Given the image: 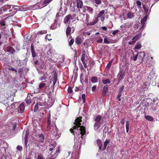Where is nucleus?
<instances>
[{"label": "nucleus", "instance_id": "obj_1", "mask_svg": "<svg viewBox=\"0 0 159 159\" xmlns=\"http://www.w3.org/2000/svg\"><path fill=\"white\" fill-rule=\"evenodd\" d=\"M82 117L80 116L77 117L75 120L74 123V126L72 128L70 129V131L72 135L75 136V130H78L79 128L80 131V134L83 136L85 134L86 129L85 127L83 126H81V122L82 121Z\"/></svg>", "mask_w": 159, "mask_h": 159}, {"label": "nucleus", "instance_id": "obj_2", "mask_svg": "<svg viewBox=\"0 0 159 159\" xmlns=\"http://www.w3.org/2000/svg\"><path fill=\"white\" fill-rule=\"evenodd\" d=\"M102 117L100 115H97L94 119L95 123L94 124V129L95 130H98L102 125L101 121Z\"/></svg>", "mask_w": 159, "mask_h": 159}, {"label": "nucleus", "instance_id": "obj_3", "mask_svg": "<svg viewBox=\"0 0 159 159\" xmlns=\"http://www.w3.org/2000/svg\"><path fill=\"white\" fill-rule=\"evenodd\" d=\"M74 4H75L74 6L78 9V11L80 12V9L83 8V3L82 0H76L75 2H73Z\"/></svg>", "mask_w": 159, "mask_h": 159}, {"label": "nucleus", "instance_id": "obj_4", "mask_svg": "<svg viewBox=\"0 0 159 159\" xmlns=\"http://www.w3.org/2000/svg\"><path fill=\"white\" fill-rule=\"evenodd\" d=\"M39 100L40 101L37 102L39 106H43L45 105L48 104V103L46 101L44 95L42 94L40 97Z\"/></svg>", "mask_w": 159, "mask_h": 159}, {"label": "nucleus", "instance_id": "obj_5", "mask_svg": "<svg viewBox=\"0 0 159 159\" xmlns=\"http://www.w3.org/2000/svg\"><path fill=\"white\" fill-rule=\"evenodd\" d=\"M10 6L8 5L3 6L0 9V15H7L8 14H6L5 12L7 11L9 7Z\"/></svg>", "mask_w": 159, "mask_h": 159}, {"label": "nucleus", "instance_id": "obj_6", "mask_svg": "<svg viewBox=\"0 0 159 159\" xmlns=\"http://www.w3.org/2000/svg\"><path fill=\"white\" fill-rule=\"evenodd\" d=\"M138 54V58L139 60V62L141 63L143 61V59L145 56V53L144 52H141Z\"/></svg>", "mask_w": 159, "mask_h": 159}, {"label": "nucleus", "instance_id": "obj_7", "mask_svg": "<svg viewBox=\"0 0 159 159\" xmlns=\"http://www.w3.org/2000/svg\"><path fill=\"white\" fill-rule=\"evenodd\" d=\"M24 103V102H22L20 103L18 107V111L20 113H23L24 111L25 106Z\"/></svg>", "mask_w": 159, "mask_h": 159}, {"label": "nucleus", "instance_id": "obj_8", "mask_svg": "<svg viewBox=\"0 0 159 159\" xmlns=\"http://www.w3.org/2000/svg\"><path fill=\"white\" fill-rule=\"evenodd\" d=\"M84 9L83 10L82 12H85L86 9L90 13L92 14L93 13V9L91 7H89L87 6H84L83 7Z\"/></svg>", "mask_w": 159, "mask_h": 159}, {"label": "nucleus", "instance_id": "obj_9", "mask_svg": "<svg viewBox=\"0 0 159 159\" xmlns=\"http://www.w3.org/2000/svg\"><path fill=\"white\" fill-rule=\"evenodd\" d=\"M70 19H72V16L70 14H69L67 15L64 19V23L65 24L67 23Z\"/></svg>", "mask_w": 159, "mask_h": 159}, {"label": "nucleus", "instance_id": "obj_10", "mask_svg": "<svg viewBox=\"0 0 159 159\" xmlns=\"http://www.w3.org/2000/svg\"><path fill=\"white\" fill-rule=\"evenodd\" d=\"M124 71L122 70H120L118 74L117 77L120 80L122 79L124 77Z\"/></svg>", "mask_w": 159, "mask_h": 159}, {"label": "nucleus", "instance_id": "obj_11", "mask_svg": "<svg viewBox=\"0 0 159 159\" xmlns=\"http://www.w3.org/2000/svg\"><path fill=\"white\" fill-rule=\"evenodd\" d=\"M108 92V85H106L103 87L102 89V96H104Z\"/></svg>", "mask_w": 159, "mask_h": 159}, {"label": "nucleus", "instance_id": "obj_12", "mask_svg": "<svg viewBox=\"0 0 159 159\" xmlns=\"http://www.w3.org/2000/svg\"><path fill=\"white\" fill-rule=\"evenodd\" d=\"M6 49L7 51L10 53L12 54L15 52L14 49L11 46H8L7 47Z\"/></svg>", "mask_w": 159, "mask_h": 159}, {"label": "nucleus", "instance_id": "obj_13", "mask_svg": "<svg viewBox=\"0 0 159 159\" xmlns=\"http://www.w3.org/2000/svg\"><path fill=\"white\" fill-rule=\"evenodd\" d=\"M141 33L137 34L132 39V42L133 43H134L136 41L139 39L141 36Z\"/></svg>", "mask_w": 159, "mask_h": 159}, {"label": "nucleus", "instance_id": "obj_14", "mask_svg": "<svg viewBox=\"0 0 159 159\" xmlns=\"http://www.w3.org/2000/svg\"><path fill=\"white\" fill-rule=\"evenodd\" d=\"M31 52L32 55V57L33 58H34L36 56V53L35 52L33 44L31 46Z\"/></svg>", "mask_w": 159, "mask_h": 159}, {"label": "nucleus", "instance_id": "obj_15", "mask_svg": "<svg viewBox=\"0 0 159 159\" xmlns=\"http://www.w3.org/2000/svg\"><path fill=\"white\" fill-rule=\"evenodd\" d=\"M29 134V132L28 131H26L25 134V148H27V143H28V138Z\"/></svg>", "mask_w": 159, "mask_h": 159}, {"label": "nucleus", "instance_id": "obj_16", "mask_svg": "<svg viewBox=\"0 0 159 159\" xmlns=\"http://www.w3.org/2000/svg\"><path fill=\"white\" fill-rule=\"evenodd\" d=\"M83 42V40L79 36H77L76 38L75 43L77 44H81Z\"/></svg>", "mask_w": 159, "mask_h": 159}, {"label": "nucleus", "instance_id": "obj_17", "mask_svg": "<svg viewBox=\"0 0 159 159\" xmlns=\"http://www.w3.org/2000/svg\"><path fill=\"white\" fill-rule=\"evenodd\" d=\"M84 14L82 12H80L79 15L77 17V20H82L84 16Z\"/></svg>", "mask_w": 159, "mask_h": 159}, {"label": "nucleus", "instance_id": "obj_18", "mask_svg": "<svg viewBox=\"0 0 159 159\" xmlns=\"http://www.w3.org/2000/svg\"><path fill=\"white\" fill-rule=\"evenodd\" d=\"M110 139H108L106 140L104 142V147L103 148H102V150L104 151L105 150L107 146V145L108 143L110 142Z\"/></svg>", "mask_w": 159, "mask_h": 159}, {"label": "nucleus", "instance_id": "obj_19", "mask_svg": "<svg viewBox=\"0 0 159 159\" xmlns=\"http://www.w3.org/2000/svg\"><path fill=\"white\" fill-rule=\"evenodd\" d=\"M47 130H49L51 129V127L50 126L51 125V120L50 116H49L48 118V120L47 122Z\"/></svg>", "mask_w": 159, "mask_h": 159}, {"label": "nucleus", "instance_id": "obj_20", "mask_svg": "<svg viewBox=\"0 0 159 159\" xmlns=\"http://www.w3.org/2000/svg\"><path fill=\"white\" fill-rule=\"evenodd\" d=\"M71 31V28L69 26H68L67 28L66 31V35L67 37H68V36L70 34Z\"/></svg>", "mask_w": 159, "mask_h": 159}, {"label": "nucleus", "instance_id": "obj_21", "mask_svg": "<svg viewBox=\"0 0 159 159\" xmlns=\"http://www.w3.org/2000/svg\"><path fill=\"white\" fill-rule=\"evenodd\" d=\"M145 119L150 121H152L154 120V118L150 116H145L144 117Z\"/></svg>", "mask_w": 159, "mask_h": 159}, {"label": "nucleus", "instance_id": "obj_22", "mask_svg": "<svg viewBox=\"0 0 159 159\" xmlns=\"http://www.w3.org/2000/svg\"><path fill=\"white\" fill-rule=\"evenodd\" d=\"M91 82L92 83H96L98 82V78L96 76H93L91 78Z\"/></svg>", "mask_w": 159, "mask_h": 159}, {"label": "nucleus", "instance_id": "obj_23", "mask_svg": "<svg viewBox=\"0 0 159 159\" xmlns=\"http://www.w3.org/2000/svg\"><path fill=\"white\" fill-rule=\"evenodd\" d=\"M39 139L40 142H43L44 139V136L42 134H40L39 136Z\"/></svg>", "mask_w": 159, "mask_h": 159}, {"label": "nucleus", "instance_id": "obj_24", "mask_svg": "<svg viewBox=\"0 0 159 159\" xmlns=\"http://www.w3.org/2000/svg\"><path fill=\"white\" fill-rule=\"evenodd\" d=\"M134 16V14L131 12H128L127 14V16L128 18L131 19Z\"/></svg>", "mask_w": 159, "mask_h": 159}, {"label": "nucleus", "instance_id": "obj_25", "mask_svg": "<svg viewBox=\"0 0 159 159\" xmlns=\"http://www.w3.org/2000/svg\"><path fill=\"white\" fill-rule=\"evenodd\" d=\"M53 0H44L43 2V6H47L48 4L50 3Z\"/></svg>", "mask_w": 159, "mask_h": 159}, {"label": "nucleus", "instance_id": "obj_26", "mask_svg": "<svg viewBox=\"0 0 159 159\" xmlns=\"http://www.w3.org/2000/svg\"><path fill=\"white\" fill-rule=\"evenodd\" d=\"M112 61L111 60L107 64V65L105 70H107L108 71L109 70V68L111 66L112 63Z\"/></svg>", "mask_w": 159, "mask_h": 159}, {"label": "nucleus", "instance_id": "obj_27", "mask_svg": "<svg viewBox=\"0 0 159 159\" xmlns=\"http://www.w3.org/2000/svg\"><path fill=\"white\" fill-rule=\"evenodd\" d=\"M11 125L10 127V129L13 131L15 130L16 128V123H12L11 124Z\"/></svg>", "mask_w": 159, "mask_h": 159}, {"label": "nucleus", "instance_id": "obj_28", "mask_svg": "<svg viewBox=\"0 0 159 159\" xmlns=\"http://www.w3.org/2000/svg\"><path fill=\"white\" fill-rule=\"evenodd\" d=\"M48 74L46 73L45 74H43V75L42 76L41 78L40 79V80H45L46 79V77H47L48 76ZM46 81L45 80V81H43V82H46Z\"/></svg>", "mask_w": 159, "mask_h": 159}, {"label": "nucleus", "instance_id": "obj_29", "mask_svg": "<svg viewBox=\"0 0 159 159\" xmlns=\"http://www.w3.org/2000/svg\"><path fill=\"white\" fill-rule=\"evenodd\" d=\"M52 129H53V130L52 131V133L54 135H55L57 134V129L56 127L55 126H52Z\"/></svg>", "mask_w": 159, "mask_h": 159}, {"label": "nucleus", "instance_id": "obj_30", "mask_svg": "<svg viewBox=\"0 0 159 159\" xmlns=\"http://www.w3.org/2000/svg\"><path fill=\"white\" fill-rule=\"evenodd\" d=\"M26 102L28 104H30L32 102L30 97H27L25 100Z\"/></svg>", "mask_w": 159, "mask_h": 159}, {"label": "nucleus", "instance_id": "obj_31", "mask_svg": "<svg viewBox=\"0 0 159 159\" xmlns=\"http://www.w3.org/2000/svg\"><path fill=\"white\" fill-rule=\"evenodd\" d=\"M105 13V11L102 10L100 11L97 16V18H99L102 16Z\"/></svg>", "mask_w": 159, "mask_h": 159}, {"label": "nucleus", "instance_id": "obj_32", "mask_svg": "<svg viewBox=\"0 0 159 159\" xmlns=\"http://www.w3.org/2000/svg\"><path fill=\"white\" fill-rule=\"evenodd\" d=\"M130 124V122L129 121H126V132L128 133L129 129V126Z\"/></svg>", "mask_w": 159, "mask_h": 159}, {"label": "nucleus", "instance_id": "obj_33", "mask_svg": "<svg viewBox=\"0 0 159 159\" xmlns=\"http://www.w3.org/2000/svg\"><path fill=\"white\" fill-rule=\"evenodd\" d=\"M57 75L54 74V75L53 77V85L54 86L57 81Z\"/></svg>", "mask_w": 159, "mask_h": 159}, {"label": "nucleus", "instance_id": "obj_34", "mask_svg": "<svg viewBox=\"0 0 159 159\" xmlns=\"http://www.w3.org/2000/svg\"><path fill=\"white\" fill-rule=\"evenodd\" d=\"M47 31L46 30H41L39 31L37 33L38 34H46L47 33Z\"/></svg>", "mask_w": 159, "mask_h": 159}, {"label": "nucleus", "instance_id": "obj_35", "mask_svg": "<svg viewBox=\"0 0 159 159\" xmlns=\"http://www.w3.org/2000/svg\"><path fill=\"white\" fill-rule=\"evenodd\" d=\"M93 3H95L97 5H99L102 2L101 0H92Z\"/></svg>", "mask_w": 159, "mask_h": 159}, {"label": "nucleus", "instance_id": "obj_36", "mask_svg": "<svg viewBox=\"0 0 159 159\" xmlns=\"http://www.w3.org/2000/svg\"><path fill=\"white\" fill-rule=\"evenodd\" d=\"M141 47L142 46L141 43L139 42L137 43L135 47V48L136 49H139L141 48Z\"/></svg>", "mask_w": 159, "mask_h": 159}, {"label": "nucleus", "instance_id": "obj_37", "mask_svg": "<svg viewBox=\"0 0 159 159\" xmlns=\"http://www.w3.org/2000/svg\"><path fill=\"white\" fill-rule=\"evenodd\" d=\"M102 81L103 83L104 84H109L110 83V81L109 79L103 80H102Z\"/></svg>", "mask_w": 159, "mask_h": 159}, {"label": "nucleus", "instance_id": "obj_38", "mask_svg": "<svg viewBox=\"0 0 159 159\" xmlns=\"http://www.w3.org/2000/svg\"><path fill=\"white\" fill-rule=\"evenodd\" d=\"M43 81L41 83L39 84V88L41 89L44 87L45 85V84L43 83Z\"/></svg>", "mask_w": 159, "mask_h": 159}, {"label": "nucleus", "instance_id": "obj_39", "mask_svg": "<svg viewBox=\"0 0 159 159\" xmlns=\"http://www.w3.org/2000/svg\"><path fill=\"white\" fill-rule=\"evenodd\" d=\"M39 105L38 104H37V103L35 105L34 108V112H36L38 111V109H39Z\"/></svg>", "mask_w": 159, "mask_h": 159}, {"label": "nucleus", "instance_id": "obj_40", "mask_svg": "<svg viewBox=\"0 0 159 159\" xmlns=\"http://www.w3.org/2000/svg\"><path fill=\"white\" fill-rule=\"evenodd\" d=\"M138 53H137V54L135 55L134 54H133V60L134 61H136L137 58H138Z\"/></svg>", "mask_w": 159, "mask_h": 159}, {"label": "nucleus", "instance_id": "obj_41", "mask_svg": "<svg viewBox=\"0 0 159 159\" xmlns=\"http://www.w3.org/2000/svg\"><path fill=\"white\" fill-rule=\"evenodd\" d=\"M97 143L98 146H102V142L100 139H98L97 140Z\"/></svg>", "mask_w": 159, "mask_h": 159}, {"label": "nucleus", "instance_id": "obj_42", "mask_svg": "<svg viewBox=\"0 0 159 159\" xmlns=\"http://www.w3.org/2000/svg\"><path fill=\"white\" fill-rule=\"evenodd\" d=\"M5 19H3L0 22V24L2 26H5L6 25L5 24Z\"/></svg>", "mask_w": 159, "mask_h": 159}, {"label": "nucleus", "instance_id": "obj_43", "mask_svg": "<svg viewBox=\"0 0 159 159\" xmlns=\"http://www.w3.org/2000/svg\"><path fill=\"white\" fill-rule=\"evenodd\" d=\"M82 98L83 99V102L84 103L85 102V95L84 94H83L81 96Z\"/></svg>", "mask_w": 159, "mask_h": 159}, {"label": "nucleus", "instance_id": "obj_44", "mask_svg": "<svg viewBox=\"0 0 159 159\" xmlns=\"http://www.w3.org/2000/svg\"><path fill=\"white\" fill-rule=\"evenodd\" d=\"M136 4H137V6L139 7H140L141 5V2L139 0H137L136 1Z\"/></svg>", "mask_w": 159, "mask_h": 159}, {"label": "nucleus", "instance_id": "obj_45", "mask_svg": "<svg viewBox=\"0 0 159 159\" xmlns=\"http://www.w3.org/2000/svg\"><path fill=\"white\" fill-rule=\"evenodd\" d=\"M141 25H142V27L141 28L142 29H144V26L145 25V22L144 21H142L141 20Z\"/></svg>", "mask_w": 159, "mask_h": 159}, {"label": "nucleus", "instance_id": "obj_46", "mask_svg": "<svg viewBox=\"0 0 159 159\" xmlns=\"http://www.w3.org/2000/svg\"><path fill=\"white\" fill-rule=\"evenodd\" d=\"M67 92L68 93H71L72 92V89L71 87H69L67 89Z\"/></svg>", "mask_w": 159, "mask_h": 159}, {"label": "nucleus", "instance_id": "obj_47", "mask_svg": "<svg viewBox=\"0 0 159 159\" xmlns=\"http://www.w3.org/2000/svg\"><path fill=\"white\" fill-rule=\"evenodd\" d=\"M86 54L85 53L83 54L81 56V61H84V59L85 57Z\"/></svg>", "mask_w": 159, "mask_h": 159}, {"label": "nucleus", "instance_id": "obj_48", "mask_svg": "<svg viewBox=\"0 0 159 159\" xmlns=\"http://www.w3.org/2000/svg\"><path fill=\"white\" fill-rule=\"evenodd\" d=\"M74 42V39H72L71 40H70L69 42V45L70 46H71L73 44V43Z\"/></svg>", "mask_w": 159, "mask_h": 159}, {"label": "nucleus", "instance_id": "obj_49", "mask_svg": "<svg viewBox=\"0 0 159 159\" xmlns=\"http://www.w3.org/2000/svg\"><path fill=\"white\" fill-rule=\"evenodd\" d=\"M119 32V30H114L112 32V34L113 35H116L117 33H118Z\"/></svg>", "mask_w": 159, "mask_h": 159}, {"label": "nucleus", "instance_id": "obj_50", "mask_svg": "<svg viewBox=\"0 0 159 159\" xmlns=\"http://www.w3.org/2000/svg\"><path fill=\"white\" fill-rule=\"evenodd\" d=\"M16 149L19 151H21L22 150V147L20 146H18L16 147Z\"/></svg>", "mask_w": 159, "mask_h": 159}, {"label": "nucleus", "instance_id": "obj_51", "mask_svg": "<svg viewBox=\"0 0 159 159\" xmlns=\"http://www.w3.org/2000/svg\"><path fill=\"white\" fill-rule=\"evenodd\" d=\"M104 42L106 44H109L110 43V42L108 40L107 38H105L104 39Z\"/></svg>", "mask_w": 159, "mask_h": 159}, {"label": "nucleus", "instance_id": "obj_52", "mask_svg": "<svg viewBox=\"0 0 159 159\" xmlns=\"http://www.w3.org/2000/svg\"><path fill=\"white\" fill-rule=\"evenodd\" d=\"M147 16H146L143 18V19H142L141 20L142 21L146 22L147 20Z\"/></svg>", "mask_w": 159, "mask_h": 159}, {"label": "nucleus", "instance_id": "obj_53", "mask_svg": "<svg viewBox=\"0 0 159 159\" xmlns=\"http://www.w3.org/2000/svg\"><path fill=\"white\" fill-rule=\"evenodd\" d=\"M124 88V86L123 85L119 89V92L122 93V91L123 90Z\"/></svg>", "mask_w": 159, "mask_h": 159}, {"label": "nucleus", "instance_id": "obj_54", "mask_svg": "<svg viewBox=\"0 0 159 159\" xmlns=\"http://www.w3.org/2000/svg\"><path fill=\"white\" fill-rule=\"evenodd\" d=\"M23 68H21L19 69L18 72L19 73L22 74V72H23Z\"/></svg>", "mask_w": 159, "mask_h": 159}, {"label": "nucleus", "instance_id": "obj_55", "mask_svg": "<svg viewBox=\"0 0 159 159\" xmlns=\"http://www.w3.org/2000/svg\"><path fill=\"white\" fill-rule=\"evenodd\" d=\"M103 39L102 38L99 39L98 40H97L96 42L98 43H102V42Z\"/></svg>", "mask_w": 159, "mask_h": 159}, {"label": "nucleus", "instance_id": "obj_56", "mask_svg": "<svg viewBox=\"0 0 159 159\" xmlns=\"http://www.w3.org/2000/svg\"><path fill=\"white\" fill-rule=\"evenodd\" d=\"M9 70L12 71H15L16 72H17V70L16 69H14L13 68H11L9 69Z\"/></svg>", "mask_w": 159, "mask_h": 159}, {"label": "nucleus", "instance_id": "obj_57", "mask_svg": "<svg viewBox=\"0 0 159 159\" xmlns=\"http://www.w3.org/2000/svg\"><path fill=\"white\" fill-rule=\"evenodd\" d=\"M96 87H97L96 85H94V86H93L92 88V91H94L96 90Z\"/></svg>", "mask_w": 159, "mask_h": 159}, {"label": "nucleus", "instance_id": "obj_58", "mask_svg": "<svg viewBox=\"0 0 159 159\" xmlns=\"http://www.w3.org/2000/svg\"><path fill=\"white\" fill-rule=\"evenodd\" d=\"M81 61L83 64L84 67L85 68H86L87 67V66L86 63L85 62V61Z\"/></svg>", "mask_w": 159, "mask_h": 159}, {"label": "nucleus", "instance_id": "obj_59", "mask_svg": "<svg viewBox=\"0 0 159 159\" xmlns=\"http://www.w3.org/2000/svg\"><path fill=\"white\" fill-rule=\"evenodd\" d=\"M120 122L121 124L124 125L125 123V118L122 119L120 121Z\"/></svg>", "mask_w": 159, "mask_h": 159}, {"label": "nucleus", "instance_id": "obj_60", "mask_svg": "<svg viewBox=\"0 0 159 159\" xmlns=\"http://www.w3.org/2000/svg\"><path fill=\"white\" fill-rule=\"evenodd\" d=\"M122 93L119 92L117 96V98H119L121 96Z\"/></svg>", "mask_w": 159, "mask_h": 159}, {"label": "nucleus", "instance_id": "obj_61", "mask_svg": "<svg viewBox=\"0 0 159 159\" xmlns=\"http://www.w3.org/2000/svg\"><path fill=\"white\" fill-rule=\"evenodd\" d=\"M102 29L105 31H106L107 30V28L105 26H102L101 27Z\"/></svg>", "mask_w": 159, "mask_h": 159}, {"label": "nucleus", "instance_id": "obj_62", "mask_svg": "<svg viewBox=\"0 0 159 159\" xmlns=\"http://www.w3.org/2000/svg\"><path fill=\"white\" fill-rule=\"evenodd\" d=\"M38 159H44L42 155H39L38 156Z\"/></svg>", "mask_w": 159, "mask_h": 159}, {"label": "nucleus", "instance_id": "obj_63", "mask_svg": "<svg viewBox=\"0 0 159 159\" xmlns=\"http://www.w3.org/2000/svg\"><path fill=\"white\" fill-rule=\"evenodd\" d=\"M96 23V22H91L90 23V25H95V24Z\"/></svg>", "mask_w": 159, "mask_h": 159}, {"label": "nucleus", "instance_id": "obj_64", "mask_svg": "<svg viewBox=\"0 0 159 159\" xmlns=\"http://www.w3.org/2000/svg\"><path fill=\"white\" fill-rule=\"evenodd\" d=\"M38 61L37 60H35L34 62V64L35 65H36V64H38Z\"/></svg>", "mask_w": 159, "mask_h": 159}]
</instances>
